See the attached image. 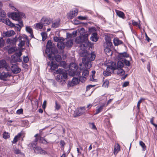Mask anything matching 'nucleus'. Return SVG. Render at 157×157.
Wrapping results in <instances>:
<instances>
[{
    "mask_svg": "<svg viewBox=\"0 0 157 157\" xmlns=\"http://www.w3.org/2000/svg\"><path fill=\"white\" fill-rule=\"evenodd\" d=\"M80 35L79 36L76 37L75 39V42L77 44H81L80 46L81 49L84 50L81 52L80 55L83 58L82 59V62L84 66L86 67L90 68L91 67V61H90L86 57L88 55V52L85 50L88 47L92 48L93 46V44L91 42H89L88 40L89 34L88 32H85V29L81 28L80 30Z\"/></svg>",
    "mask_w": 157,
    "mask_h": 157,
    "instance_id": "obj_1",
    "label": "nucleus"
},
{
    "mask_svg": "<svg viewBox=\"0 0 157 157\" xmlns=\"http://www.w3.org/2000/svg\"><path fill=\"white\" fill-rule=\"evenodd\" d=\"M78 68L77 65L75 63H70L69 66V75L72 76L75 75L79 76L80 75V72L78 70Z\"/></svg>",
    "mask_w": 157,
    "mask_h": 157,
    "instance_id": "obj_2",
    "label": "nucleus"
},
{
    "mask_svg": "<svg viewBox=\"0 0 157 157\" xmlns=\"http://www.w3.org/2000/svg\"><path fill=\"white\" fill-rule=\"evenodd\" d=\"M56 73L59 75H57V79L60 82L66 80L67 77V73L64 69H59L56 71Z\"/></svg>",
    "mask_w": 157,
    "mask_h": 157,
    "instance_id": "obj_3",
    "label": "nucleus"
},
{
    "mask_svg": "<svg viewBox=\"0 0 157 157\" xmlns=\"http://www.w3.org/2000/svg\"><path fill=\"white\" fill-rule=\"evenodd\" d=\"M22 55V53L21 51L16 52L12 56V59L10 61L11 64H12L16 62H21L22 61L21 56Z\"/></svg>",
    "mask_w": 157,
    "mask_h": 157,
    "instance_id": "obj_4",
    "label": "nucleus"
},
{
    "mask_svg": "<svg viewBox=\"0 0 157 157\" xmlns=\"http://www.w3.org/2000/svg\"><path fill=\"white\" fill-rule=\"evenodd\" d=\"M10 67L12 72L14 74L19 73L21 71V69L16 64L12 63Z\"/></svg>",
    "mask_w": 157,
    "mask_h": 157,
    "instance_id": "obj_5",
    "label": "nucleus"
},
{
    "mask_svg": "<svg viewBox=\"0 0 157 157\" xmlns=\"http://www.w3.org/2000/svg\"><path fill=\"white\" fill-rule=\"evenodd\" d=\"M89 71L87 69L84 70L82 72V76H81L80 75L79 76V81L83 82L86 79V78L89 75Z\"/></svg>",
    "mask_w": 157,
    "mask_h": 157,
    "instance_id": "obj_6",
    "label": "nucleus"
},
{
    "mask_svg": "<svg viewBox=\"0 0 157 157\" xmlns=\"http://www.w3.org/2000/svg\"><path fill=\"white\" fill-rule=\"evenodd\" d=\"M6 72H0V79L6 81L7 78L10 77L11 74L8 72V71H6Z\"/></svg>",
    "mask_w": 157,
    "mask_h": 157,
    "instance_id": "obj_7",
    "label": "nucleus"
},
{
    "mask_svg": "<svg viewBox=\"0 0 157 157\" xmlns=\"http://www.w3.org/2000/svg\"><path fill=\"white\" fill-rule=\"evenodd\" d=\"M34 152L37 154L45 155L47 154L46 151L43 149L41 147L39 146H36L35 147Z\"/></svg>",
    "mask_w": 157,
    "mask_h": 157,
    "instance_id": "obj_8",
    "label": "nucleus"
},
{
    "mask_svg": "<svg viewBox=\"0 0 157 157\" xmlns=\"http://www.w3.org/2000/svg\"><path fill=\"white\" fill-rule=\"evenodd\" d=\"M50 48L49 47L48 48L47 47L45 50V53L47 54L48 59L51 60V59H54V54L50 52Z\"/></svg>",
    "mask_w": 157,
    "mask_h": 157,
    "instance_id": "obj_9",
    "label": "nucleus"
},
{
    "mask_svg": "<svg viewBox=\"0 0 157 157\" xmlns=\"http://www.w3.org/2000/svg\"><path fill=\"white\" fill-rule=\"evenodd\" d=\"M18 22V23L14 24V26L12 27H14L16 30L20 32L21 28L24 25L22 20H20Z\"/></svg>",
    "mask_w": 157,
    "mask_h": 157,
    "instance_id": "obj_10",
    "label": "nucleus"
},
{
    "mask_svg": "<svg viewBox=\"0 0 157 157\" xmlns=\"http://www.w3.org/2000/svg\"><path fill=\"white\" fill-rule=\"evenodd\" d=\"M9 17H10L13 20L17 21L19 22V18L18 13L13 12L11 13L9 15Z\"/></svg>",
    "mask_w": 157,
    "mask_h": 157,
    "instance_id": "obj_11",
    "label": "nucleus"
},
{
    "mask_svg": "<svg viewBox=\"0 0 157 157\" xmlns=\"http://www.w3.org/2000/svg\"><path fill=\"white\" fill-rule=\"evenodd\" d=\"M78 12V10L77 9L71 11L68 15V18L70 19H72L77 15Z\"/></svg>",
    "mask_w": 157,
    "mask_h": 157,
    "instance_id": "obj_12",
    "label": "nucleus"
},
{
    "mask_svg": "<svg viewBox=\"0 0 157 157\" xmlns=\"http://www.w3.org/2000/svg\"><path fill=\"white\" fill-rule=\"evenodd\" d=\"M38 139L36 138L35 140L32 143H30L28 144V146L31 149H35V147L37 144Z\"/></svg>",
    "mask_w": 157,
    "mask_h": 157,
    "instance_id": "obj_13",
    "label": "nucleus"
},
{
    "mask_svg": "<svg viewBox=\"0 0 157 157\" xmlns=\"http://www.w3.org/2000/svg\"><path fill=\"white\" fill-rule=\"evenodd\" d=\"M41 22L42 23L44 26H46L49 25L51 22V20H49L48 18L46 17L43 18L41 20Z\"/></svg>",
    "mask_w": 157,
    "mask_h": 157,
    "instance_id": "obj_14",
    "label": "nucleus"
},
{
    "mask_svg": "<svg viewBox=\"0 0 157 157\" xmlns=\"http://www.w3.org/2000/svg\"><path fill=\"white\" fill-rule=\"evenodd\" d=\"M129 56V55L125 52L119 54L118 56V58L120 59H121L122 60L125 59L124 58L125 57L127 58Z\"/></svg>",
    "mask_w": 157,
    "mask_h": 157,
    "instance_id": "obj_15",
    "label": "nucleus"
},
{
    "mask_svg": "<svg viewBox=\"0 0 157 157\" xmlns=\"http://www.w3.org/2000/svg\"><path fill=\"white\" fill-rule=\"evenodd\" d=\"M22 37L21 36H19V37H18V39H17L16 37H15L14 38H13V39H11V38L8 39L7 40V41H9V42H10V44H11V43L13 44V43H16L17 41L18 40H21V39H22Z\"/></svg>",
    "mask_w": 157,
    "mask_h": 157,
    "instance_id": "obj_16",
    "label": "nucleus"
},
{
    "mask_svg": "<svg viewBox=\"0 0 157 157\" xmlns=\"http://www.w3.org/2000/svg\"><path fill=\"white\" fill-rule=\"evenodd\" d=\"M2 6V4L0 1V16L2 17H6V12L1 8Z\"/></svg>",
    "mask_w": 157,
    "mask_h": 157,
    "instance_id": "obj_17",
    "label": "nucleus"
},
{
    "mask_svg": "<svg viewBox=\"0 0 157 157\" xmlns=\"http://www.w3.org/2000/svg\"><path fill=\"white\" fill-rule=\"evenodd\" d=\"M15 33L12 30L7 31V32H4V34L5 36L6 37H10L13 35Z\"/></svg>",
    "mask_w": 157,
    "mask_h": 157,
    "instance_id": "obj_18",
    "label": "nucleus"
},
{
    "mask_svg": "<svg viewBox=\"0 0 157 157\" xmlns=\"http://www.w3.org/2000/svg\"><path fill=\"white\" fill-rule=\"evenodd\" d=\"M63 41H62V40L61 41H59V42L58 43L57 46L59 49H63L64 48L65 44Z\"/></svg>",
    "mask_w": 157,
    "mask_h": 157,
    "instance_id": "obj_19",
    "label": "nucleus"
},
{
    "mask_svg": "<svg viewBox=\"0 0 157 157\" xmlns=\"http://www.w3.org/2000/svg\"><path fill=\"white\" fill-rule=\"evenodd\" d=\"M4 23H5L6 25H8L9 26L13 27L14 26V24L12 23L8 18H6L5 19L4 21Z\"/></svg>",
    "mask_w": 157,
    "mask_h": 157,
    "instance_id": "obj_20",
    "label": "nucleus"
},
{
    "mask_svg": "<svg viewBox=\"0 0 157 157\" xmlns=\"http://www.w3.org/2000/svg\"><path fill=\"white\" fill-rule=\"evenodd\" d=\"M97 34L96 33H93L90 37V40L96 42L98 40Z\"/></svg>",
    "mask_w": 157,
    "mask_h": 157,
    "instance_id": "obj_21",
    "label": "nucleus"
},
{
    "mask_svg": "<svg viewBox=\"0 0 157 157\" xmlns=\"http://www.w3.org/2000/svg\"><path fill=\"white\" fill-rule=\"evenodd\" d=\"M115 11L117 15L119 17L122 18L123 19L125 17V15L123 12L117 10H115Z\"/></svg>",
    "mask_w": 157,
    "mask_h": 157,
    "instance_id": "obj_22",
    "label": "nucleus"
},
{
    "mask_svg": "<svg viewBox=\"0 0 157 157\" xmlns=\"http://www.w3.org/2000/svg\"><path fill=\"white\" fill-rule=\"evenodd\" d=\"M116 70L117 74L119 75H123L125 74V71L122 68H117Z\"/></svg>",
    "mask_w": 157,
    "mask_h": 157,
    "instance_id": "obj_23",
    "label": "nucleus"
},
{
    "mask_svg": "<svg viewBox=\"0 0 157 157\" xmlns=\"http://www.w3.org/2000/svg\"><path fill=\"white\" fill-rule=\"evenodd\" d=\"M50 67L51 70H54L58 68V66L57 64L53 63V61H52L50 65Z\"/></svg>",
    "mask_w": 157,
    "mask_h": 157,
    "instance_id": "obj_24",
    "label": "nucleus"
},
{
    "mask_svg": "<svg viewBox=\"0 0 157 157\" xmlns=\"http://www.w3.org/2000/svg\"><path fill=\"white\" fill-rule=\"evenodd\" d=\"M113 43L115 46H118V45L122 44L123 42H122L119 40L117 38H115L113 39Z\"/></svg>",
    "mask_w": 157,
    "mask_h": 157,
    "instance_id": "obj_25",
    "label": "nucleus"
},
{
    "mask_svg": "<svg viewBox=\"0 0 157 157\" xmlns=\"http://www.w3.org/2000/svg\"><path fill=\"white\" fill-rule=\"evenodd\" d=\"M120 150V147L118 144H116L115 145L114 149V154H117Z\"/></svg>",
    "mask_w": 157,
    "mask_h": 157,
    "instance_id": "obj_26",
    "label": "nucleus"
},
{
    "mask_svg": "<svg viewBox=\"0 0 157 157\" xmlns=\"http://www.w3.org/2000/svg\"><path fill=\"white\" fill-rule=\"evenodd\" d=\"M104 107V105H102L99 106H98L97 107L98 108L96 109L95 113L94 114L96 115L101 112L103 110Z\"/></svg>",
    "mask_w": 157,
    "mask_h": 157,
    "instance_id": "obj_27",
    "label": "nucleus"
},
{
    "mask_svg": "<svg viewBox=\"0 0 157 157\" xmlns=\"http://www.w3.org/2000/svg\"><path fill=\"white\" fill-rule=\"evenodd\" d=\"M84 113V110H82V109H78V111L76 113V115H74V117H76L77 116H81Z\"/></svg>",
    "mask_w": 157,
    "mask_h": 157,
    "instance_id": "obj_28",
    "label": "nucleus"
},
{
    "mask_svg": "<svg viewBox=\"0 0 157 157\" xmlns=\"http://www.w3.org/2000/svg\"><path fill=\"white\" fill-rule=\"evenodd\" d=\"M95 57L96 56L94 54V52H92L89 55V56L88 57V59L90 61H93L94 60Z\"/></svg>",
    "mask_w": 157,
    "mask_h": 157,
    "instance_id": "obj_29",
    "label": "nucleus"
},
{
    "mask_svg": "<svg viewBox=\"0 0 157 157\" xmlns=\"http://www.w3.org/2000/svg\"><path fill=\"white\" fill-rule=\"evenodd\" d=\"M13 151L14 153L16 154H19L21 155H24V154L21 152V151L18 148H14L13 149Z\"/></svg>",
    "mask_w": 157,
    "mask_h": 157,
    "instance_id": "obj_30",
    "label": "nucleus"
},
{
    "mask_svg": "<svg viewBox=\"0 0 157 157\" xmlns=\"http://www.w3.org/2000/svg\"><path fill=\"white\" fill-rule=\"evenodd\" d=\"M54 58L53 59H51V60H53L54 59H55L56 60L57 62H59L61 60V57L60 56L57 55L56 56H55L54 55Z\"/></svg>",
    "mask_w": 157,
    "mask_h": 157,
    "instance_id": "obj_31",
    "label": "nucleus"
},
{
    "mask_svg": "<svg viewBox=\"0 0 157 157\" xmlns=\"http://www.w3.org/2000/svg\"><path fill=\"white\" fill-rule=\"evenodd\" d=\"M39 142L45 144H47L48 143L43 137L40 136L39 138Z\"/></svg>",
    "mask_w": 157,
    "mask_h": 157,
    "instance_id": "obj_32",
    "label": "nucleus"
},
{
    "mask_svg": "<svg viewBox=\"0 0 157 157\" xmlns=\"http://www.w3.org/2000/svg\"><path fill=\"white\" fill-rule=\"evenodd\" d=\"M117 68H122L124 66L123 62L121 61H118L117 64Z\"/></svg>",
    "mask_w": 157,
    "mask_h": 157,
    "instance_id": "obj_33",
    "label": "nucleus"
},
{
    "mask_svg": "<svg viewBox=\"0 0 157 157\" xmlns=\"http://www.w3.org/2000/svg\"><path fill=\"white\" fill-rule=\"evenodd\" d=\"M26 31L30 33L32 36H33V33L32 29L29 26H27L26 27Z\"/></svg>",
    "mask_w": 157,
    "mask_h": 157,
    "instance_id": "obj_34",
    "label": "nucleus"
},
{
    "mask_svg": "<svg viewBox=\"0 0 157 157\" xmlns=\"http://www.w3.org/2000/svg\"><path fill=\"white\" fill-rule=\"evenodd\" d=\"M111 68L112 71H114L116 70L117 69V66L116 64V63L113 62L112 63H111V65L110 66Z\"/></svg>",
    "mask_w": 157,
    "mask_h": 157,
    "instance_id": "obj_35",
    "label": "nucleus"
},
{
    "mask_svg": "<svg viewBox=\"0 0 157 157\" xmlns=\"http://www.w3.org/2000/svg\"><path fill=\"white\" fill-rule=\"evenodd\" d=\"M43 25L41 23V21L39 23H36V24L35 28L36 29H42L43 27Z\"/></svg>",
    "mask_w": 157,
    "mask_h": 157,
    "instance_id": "obj_36",
    "label": "nucleus"
},
{
    "mask_svg": "<svg viewBox=\"0 0 157 157\" xmlns=\"http://www.w3.org/2000/svg\"><path fill=\"white\" fill-rule=\"evenodd\" d=\"M59 25V21H56L52 23V27L53 28H56L58 27Z\"/></svg>",
    "mask_w": 157,
    "mask_h": 157,
    "instance_id": "obj_37",
    "label": "nucleus"
},
{
    "mask_svg": "<svg viewBox=\"0 0 157 157\" xmlns=\"http://www.w3.org/2000/svg\"><path fill=\"white\" fill-rule=\"evenodd\" d=\"M122 61L123 62V63L127 66L129 67L130 65V63L129 60H127L126 59H124L122 60Z\"/></svg>",
    "mask_w": 157,
    "mask_h": 157,
    "instance_id": "obj_38",
    "label": "nucleus"
},
{
    "mask_svg": "<svg viewBox=\"0 0 157 157\" xmlns=\"http://www.w3.org/2000/svg\"><path fill=\"white\" fill-rule=\"evenodd\" d=\"M73 44V42L71 40H67L66 42V45L67 47H70Z\"/></svg>",
    "mask_w": 157,
    "mask_h": 157,
    "instance_id": "obj_39",
    "label": "nucleus"
},
{
    "mask_svg": "<svg viewBox=\"0 0 157 157\" xmlns=\"http://www.w3.org/2000/svg\"><path fill=\"white\" fill-rule=\"evenodd\" d=\"M3 136L4 138L7 139L10 137V136L8 132H5L3 134Z\"/></svg>",
    "mask_w": 157,
    "mask_h": 157,
    "instance_id": "obj_40",
    "label": "nucleus"
},
{
    "mask_svg": "<svg viewBox=\"0 0 157 157\" xmlns=\"http://www.w3.org/2000/svg\"><path fill=\"white\" fill-rule=\"evenodd\" d=\"M53 39L54 41L56 42H58L59 41H61V40H62L63 41H64V39L63 38H61L60 39L59 37L57 36H54L53 38Z\"/></svg>",
    "mask_w": 157,
    "mask_h": 157,
    "instance_id": "obj_41",
    "label": "nucleus"
},
{
    "mask_svg": "<svg viewBox=\"0 0 157 157\" xmlns=\"http://www.w3.org/2000/svg\"><path fill=\"white\" fill-rule=\"evenodd\" d=\"M79 81L78 78H74L72 80V83L74 84H77L78 83Z\"/></svg>",
    "mask_w": 157,
    "mask_h": 157,
    "instance_id": "obj_42",
    "label": "nucleus"
},
{
    "mask_svg": "<svg viewBox=\"0 0 157 157\" xmlns=\"http://www.w3.org/2000/svg\"><path fill=\"white\" fill-rule=\"evenodd\" d=\"M41 35L42 38V40L43 41H45L47 37V34H46V33L44 32H42L41 33Z\"/></svg>",
    "mask_w": 157,
    "mask_h": 157,
    "instance_id": "obj_43",
    "label": "nucleus"
},
{
    "mask_svg": "<svg viewBox=\"0 0 157 157\" xmlns=\"http://www.w3.org/2000/svg\"><path fill=\"white\" fill-rule=\"evenodd\" d=\"M18 14L20 20H21V19L24 17L25 18V14L23 13L19 12H18Z\"/></svg>",
    "mask_w": 157,
    "mask_h": 157,
    "instance_id": "obj_44",
    "label": "nucleus"
},
{
    "mask_svg": "<svg viewBox=\"0 0 157 157\" xmlns=\"http://www.w3.org/2000/svg\"><path fill=\"white\" fill-rule=\"evenodd\" d=\"M139 144L143 149V151H144L146 148V146L145 144L143 141H140L139 142Z\"/></svg>",
    "mask_w": 157,
    "mask_h": 157,
    "instance_id": "obj_45",
    "label": "nucleus"
},
{
    "mask_svg": "<svg viewBox=\"0 0 157 157\" xmlns=\"http://www.w3.org/2000/svg\"><path fill=\"white\" fill-rule=\"evenodd\" d=\"M132 24L134 26L138 27L140 29V25L137 22L135 21L134 20H132Z\"/></svg>",
    "mask_w": 157,
    "mask_h": 157,
    "instance_id": "obj_46",
    "label": "nucleus"
},
{
    "mask_svg": "<svg viewBox=\"0 0 157 157\" xmlns=\"http://www.w3.org/2000/svg\"><path fill=\"white\" fill-rule=\"evenodd\" d=\"M77 30L76 31H74L71 34H70L69 35L71 37H75L77 36Z\"/></svg>",
    "mask_w": 157,
    "mask_h": 157,
    "instance_id": "obj_47",
    "label": "nucleus"
},
{
    "mask_svg": "<svg viewBox=\"0 0 157 157\" xmlns=\"http://www.w3.org/2000/svg\"><path fill=\"white\" fill-rule=\"evenodd\" d=\"M107 47L111 48L112 46V43L110 40H108L106 41Z\"/></svg>",
    "mask_w": 157,
    "mask_h": 157,
    "instance_id": "obj_48",
    "label": "nucleus"
},
{
    "mask_svg": "<svg viewBox=\"0 0 157 157\" xmlns=\"http://www.w3.org/2000/svg\"><path fill=\"white\" fill-rule=\"evenodd\" d=\"M15 51V48H11L8 50V53L10 54L12 53Z\"/></svg>",
    "mask_w": 157,
    "mask_h": 157,
    "instance_id": "obj_49",
    "label": "nucleus"
},
{
    "mask_svg": "<svg viewBox=\"0 0 157 157\" xmlns=\"http://www.w3.org/2000/svg\"><path fill=\"white\" fill-rule=\"evenodd\" d=\"M111 48L109 47H106L104 49V51L106 53H109L110 52H111V50L110 49Z\"/></svg>",
    "mask_w": 157,
    "mask_h": 157,
    "instance_id": "obj_50",
    "label": "nucleus"
},
{
    "mask_svg": "<svg viewBox=\"0 0 157 157\" xmlns=\"http://www.w3.org/2000/svg\"><path fill=\"white\" fill-rule=\"evenodd\" d=\"M110 72L107 71H104L103 72V75L105 76H107L110 75Z\"/></svg>",
    "mask_w": 157,
    "mask_h": 157,
    "instance_id": "obj_51",
    "label": "nucleus"
},
{
    "mask_svg": "<svg viewBox=\"0 0 157 157\" xmlns=\"http://www.w3.org/2000/svg\"><path fill=\"white\" fill-rule=\"evenodd\" d=\"M23 60L25 63H27L29 61V59L27 56H24L23 58Z\"/></svg>",
    "mask_w": 157,
    "mask_h": 157,
    "instance_id": "obj_52",
    "label": "nucleus"
},
{
    "mask_svg": "<svg viewBox=\"0 0 157 157\" xmlns=\"http://www.w3.org/2000/svg\"><path fill=\"white\" fill-rule=\"evenodd\" d=\"M48 46L49 48H51L52 47V43L50 40H49L47 42V47H48Z\"/></svg>",
    "mask_w": 157,
    "mask_h": 157,
    "instance_id": "obj_53",
    "label": "nucleus"
},
{
    "mask_svg": "<svg viewBox=\"0 0 157 157\" xmlns=\"http://www.w3.org/2000/svg\"><path fill=\"white\" fill-rule=\"evenodd\" d=\"M23 134V132L21 131L18 133L15 136L18 139Z\"/></svg>",
    "mask_w": 157,
    "mask_h": 157,
    "instance_id": "obj_54",
    "label": "nucleus"
},
{
    "mask_svg": "<svg viewBox=\"0 0 157 157\" xmlns=\"http://www.w3.org/2000/svg\"><path fill=\"white\" fill-rule=\"evenodd\" d=\"M16 113L18 114H21L23 113V109H19L17 111Z\"/></svg>",
    "mask_w": 157,
    "mask_h": 157,
    "instance_id": "obj_55",
    "label": "nucleus"
},
{
    "mask_svg": "<svg viewBox=\"0 0 157 157\" xmlns=\"http://www.w3.org/2000/svg\"><path fill=\"white\" fill-rule=\"evenodd\" d=\"M4 44V42L3 39H0V47H3Z\"/></svg>",
    "mask_w": 157,
    "mask_h": 157,
    "instance_id": "obj_56",
    "label": "nucleus"
},
{
    "mask_svg": "<svg viewBox=\"0 0 157 157\" xmlns=\"http://www.w3.org/2000/svg\"><path fill=\"white\" fill-rule=\"evenodd\" d=\"M129 82L128 81L125 82L122 85V86L123 87H126L129 85Z\"/></svg>",
    "mask_w": 157,
    "mask_h": 157,
    "instance_id": "obj_57",
    "label": "nucleus"
},
{
    "mask_svg": "<svg viewBox=\"0 0 157 157\" xmlns=\"http://www.w3.org/2000/svg\"><path fill=\"white\" fill-rule=\"evenodd\" d=\"M55 104H56L55 107H56V109L57 110H59L60 108V105L57 103V102L56 101Z\"/></svg>",
    "mask_w": 157,
    "mask_h": 157,
    "instance_id": "obj_58",
    "label": "nucleus"
},
{
    "mask_svg": "<svg viewBox=\"0 0 157 157\" xmlns=\"http://www.w3.org/2000/svg\"><path fill=\"white\" fill-rule=\"evenodd\" d=\"M141 102H142V100H141V99H140L138 102L137 104V109H138V111H139L140 104L141 103Z\"/></svg>",
    "mask_w": 157,
    "mask_h": 157,
    "instance_id": "obj_59",
    "label": "nucleus"
},
{
    "mask_svg": "<svg viewBox=\"0 0 157 157\" xmlns=\"http://www.w3.org/2000/svg\"><path fill=\"white\" fill-rule=\"evenodd\" d=\"M109 82L108 81H105L104 82L103 84V86H104L105 87H108Z\"/></svg>",
    "mask_w": 157,
    "mask_h": 157,
    "instance_id": "obj_60",
    "label": "nucleus"
},
{
    "mask_svg": "<svg viewBox=\"0 0 157 157\" xmlns=\"http://www.w3.org/2000/svg\"><path fill=\"white\" fill-rule=\"evenodd\" d=\"M78 19L82 20H85L86 19V17L79 16L78 17Z\"/></svg>",
    "mask_w": 157,
    "mask_h": 157,
    "instance_id": "obj_61",
    "label": "nucleus"
},
{
    "mask_svg": "<svg viewBox=\"0 0 157 157\" xmlns=\"http://www.w3.org/2000/svg\"><path fill=\"white\" fill-rule=\"evenodd\" d=\"M150 64L149 62H148L147 64V68L149 72H150Z\"/></svg>",
    "mask_w": 157,
    "mask_h": 157,
    "instance_id": "obj_62",
    "label": "nucleus"
},
{
    "mask_svg": "<svg viewBox=\"0 0 157 157\" xmlns=\"http://www.w3.org/2000/svg\"><path fill=\"white\" fill-rule=\"evenodd\" d=\"M9 6L14 11H16L17 10L16 8L13 6V5L11 4H9Z\"/></svg>",
    "mask_w": 157,
    "mask_h": 157,
    "instance_id": "obj_63",
    "label": "nucleus"
},
{
    "mask_svg": "<svg viewBox=\"0 0 157 157\" xmlns=\"http://www.w3.org/2000/svg\"><path fill=\"white\" fill-rule=\"evenodd\" d=\"M18 139L15 136L13 140L12 141L13 144H15L18 141Z\"/></svg>",
    "mask_w": 157,
    "mask_h": 157,
    "instance_id": "obj_64",
    "label": "nucleus"
}]
</instances>
